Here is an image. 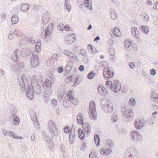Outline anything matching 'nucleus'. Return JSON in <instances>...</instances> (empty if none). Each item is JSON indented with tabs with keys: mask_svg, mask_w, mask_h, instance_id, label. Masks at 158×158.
Listing matches in <instances>:
<instances>
[{
	"mask_svg": "<svg viewBox=\"0 0 158 158\" xmlns=\"http://www.w3.org/2000/svg\"><path fill=\"white\" fill-rule=\"evenodd\" d=\"M25 77L24 74L20 73H18L17 78L21 92L24 93L25 91L27 97L32 100L35 94L37 95L41 94V87L38 84V80L36 79L35 76H33L32 77L31 86L28 85V81L25 79Z\"/></svg>",
	"mask_w": 158,
	"mask_h": 158,
	"instance_id": "obj_1",
	"label": "nucleus"
},
{
	"mask_svg": "<svg viewBox=\"0 0 158 158\" xmlns=\"http://www.w3.org/2000/svg\"><path fill=\"white\" fill-rule=\"evenodd\" d=\"M78 123L80 124H82L83 130L86 132L87 134L90 133L91 131V127L89 124L87 122L83 123V117L82 114L81 113L78 114L77 118Z\"/></svg>",
	"mask_w": 158,
	"mask_h": 158,
	"instance_id": "obj_2",
	"label": "nucleus"
},
{
	"mask_svg": "<svg viewBox=\"0 0 158 158\" xmlns=\"http://www.w3.org/2000/svg\"><path fill=\"white\" fill-rule=\"evenodd\" d=\"M100 103L101 107L106 113H108L112 111V104L109 103L108 99H102Z\"/></svg>",
	"mask_w": 158,
	"mask_h": 158,
	"instance_id": "obj_3",
	"label": "nucleus"
},
{
	"mask_svg": "<svg viewBox=\"0 0 158 158\" xmlns=\"http://www.w3.org/2000/svg\"><path fill=\"white\" fill-rule=\"evenodd\" d=\"M94 103V106L91 105L89 106V110L88 111V113L90 118L92 120H95L96 119V115L97 114L96 109L95 108V103L94 101H92L91 103Z\"/></svg>",
	"mask_w": 158,
	"mask_h": 158,
	"instance_id": "obj_4",
	"label": "nucleus"
},
{
	"mask_svg": "<svg viewBox=\"0 0 158 158\" xmlns=\"http://www.w3.org/2000/svg\"><path fill=\"white\" fill-rule=\"evenodd\" d=\"M9 120L12 124L15 126L18 125L20 122L19 117L14 114L10 115Z\"/></svg>",
	"mask_w": 158,
	"mask_h": 158,
	"instance_id": "obj_5",
	"label": "nucleus"
},
{
	"mask_svg": "<svg viewBox=\"0 0 158 158\" xmlns=\"http://www.w3.org/2000/svg\"><path fill=\"white\" fill-rule=\"evenodd\" d=\"M31 50L26 48H23L19 50V54L21 57H25L29 56Z\"/></svg>",
	"mask_w": 158,
	"mask_h": 158,
	"instance_id": "obj_6",
	"label": "nucleus"
},
{
	"mask_svg": "<svg viewBox=\"0 0 158 158\" xmlns=\"http://www.w3.org/2000/svg\"><path fill=\"white\" fill-rule=\"evenodd\" d=\"M50 14L48 11L44 13L43 15L42 23L44 25H45L49 22L50 21Z\"/></svg>",
	"mask_w": 158,
	"mask_h": 158,
	"instance_id": "obj_7",
	"label": "nucleus"
},
{
	"mask_svg": "<svg viewBox=\"0 0 158 158\" xmlns=\"http://www.w3.org/2000/svg\"><path fill=\"white\" fill-rule=\"evenodd\" d=\"M119 81L115 80L113 82V89H111L114 92H117L118 90H120L121 89V84H119Z\"/></svg>",
	"mask_w": 158,
	"mask_h": 158,
	"instance_id": "obj_8",
	"label": "nucleus"
},
{
	"mask_svg": "<svg viewBox=\"0 0 158 158\" xmlns=\"http://www.w3.org/2000/svg\"><path fill=\"white\" fill-rule=\"evenodd\" d=\"M98 93L101 95H105L107 93V90L106 88L102 85H99L98 88Z\"/></svg>",
	"mask_w": 158,
	"mask_h": 158,
	"instance_id": "obj_9",
	"label": "nucleus"
},
{
	"mask_svg": "<svg viewBox=\"0 0 158 158\" xmlns=\"http://www.w3.org/2000/svg\"><path fill=\"white\" fill-rule=\"evenodd\" d=\"M130 136L133 140H138L140 138L141 136L140 134L135 131H132L130 133Z\"/></svg>",
	"mask_w": 158,
	"mask_h": 158,
	"instance_id": "obj_10",
	"label": "nucleus"
},
{
	"mask_svg": "<svg viewBox=\"0 0 158 158\" xmlns=\"http://www.w3.org/2000/svg\"><path fill=\"white\" fill-rule=\"evenodd\" d=\"M131 34L132 35L135 37H136V39L137 40L139 41V32L136 27H133L131 29Z\"/></svg>",
	"mask_w": 158,
	"mask_h": 158,
	"instance_id": "obj_11",
	"label": "nucleus"
},
{
	"mask_svg": "<svg viewBox=\"0 0 158 158\" xmlns=\"http://www.w3.org/2000/svg\"><path fill=\"white\" fill-rule=\"evenodd\" d=\"M135 126L137 129H140L144 126V124L139 119H136L135 121Z\"/></svg>",
	"mask_w": 158,
	"mask_h": 158,
	"instance_id": "obj_12",
	"label": "nucleus"
},
{
	"mask_svg": "<svg viewBox=\"0 0 158 158\" xmlns=\"http://www.w3.org/2000/svg\"><path fill=\"white\" fill-rule=\"evenodd\" d=\"M110 69V67H108V68L106 67L103 70V72H106V73L108 75V77L109 78L113 77L114 74V72L111 71Z\"/></svg>",
	"mask_w": 158,
	"mask_h": 158,
	"instance_id": "obj_13",
	"label": "nucleus"
},
{
	"mask_svg": "<svg viewBox=\"0 0 158 158\" xmlns=\"http://www.w3.org/2000/svg\"><path fill=\"white\" fill-rule=\"evenodd\" d=\"M84 4L86 8H89V10H92V3L91 0H84Z\"/></svg>",
	"mask_w": 158,
	"mask_h": 158,
	"instance_id": "obj_14",
	"label": "nucleus"
},
{
	"mask_svg": "<svg viewBox=\"0 0 158 158\" xmlns=\"http://www.w3.org/2000/svg\"><path fill=\"white\" fill-rule=\"evenodd\" d=\"M24 68V64L22 62H17L16 64L15 69L18 71H21Z\"/></svg>",
	"mask_w": 158,
	"mask_h": 158,
	"instance_id": "obj_15",
	"label": "nucleus"
},
{
	"mask_svg": "<svg viewBox=\"0 0 158 158\" xmlns=\"http://www.w3.org/2000/svg\"><path fill=\"white\" fill-rule=\"evenodd\" d=\"M63 104V106L66 108H68L70 106V102L68 97H65L64 99Z\"/></svg>",
	"mask_w": 158,
	"mask_h": 158,
	"instance_id": "obj_16",
	"label": "nucleus"
},
{
	"mask_svg": "<svg viewBox=\"0 0 158 158\" xmlns=\"http://www.w3.org/2000/svg\"><path fill=\"white\" fill-rule=\"evenodd\" d=\"M52 82L49 79H46L43 83V86L44 88H48L49 87H51Z\"/></svg>",
	"mask_w": 158,
	"mask_h": 158,
	"instance_id": "obj_17",
	"label": "nucleus"
},
{
	"mask_svg": "<svg viewBox=\"0 0 158 158\" xmlns=\"http://www.w3.org/2000/svg\"><path fill=\"white\" fill-rule=\"evenodd\" d=\"M18 49H16L12 55L11 58L15 61L16 62L18 60L19 56L18 55Z\"/></svg>",
	"mask_w": 158,
	"mask_h": 158,
	"instance_id": "obj_18",
	"label": "nucleus"
},
{
	"mask_svg": "<svg viewBox=\"0 0 158 158\" xmlns=\"http://www.w3.org/2000/svg\"><path fill=\"white\" fill-rule=\"evenodd\" d=\"M128 118L129 119H132L134 116V114L133 111L131 109H130V110L128 111L124 116Z\"/></svg>",
	"mask_w": 158,
	"mask_h": 158,
	"instance_id": "obj_19",
	"label": "nucleus"
},
{
	"mask_svg": "<svg viewBox=\"0 0 158 158\" xmlns=\"http://www.w3.org/2000/svg\"><path fill=\"white\" fill-rule=\"evenodd\" d=\"M78 131L79 138L81 140H83L85 137V132L81 128H79Z\"/></svg>",
	"mask_w": 158,
	"mask_h": 158,
	"instance_id": "obj_20",
	"label": "nucleus"
},
{
	"mask_svg": "<svg viewBox=\"0 0 158 158\" xmlns=\"http://www.w3.org/2000/svg\"><path fill=\"white\" fill-rule=\"evenodd\" d=\"M42 135L43 139L47 142L49 143H51L52 142V138H48V135L45 131H42Z\"/></svg>",
	"mask_w": 158,
	"mask_h": 158,
	"instance_id": "obj_21",
	"label": "nucleus"
},
{
	"mask_svg": "<svg viewBox=\"0 0 158 158\" xmlns=\"http://www.w3.org/2000/svg\"><path fill=\"white\" fill-rule=\"evenodd\" d=\"M40 50H38L36 51L37 53H34L32 54L31 60H34L35 61L39 60V54L38 53L40 52Z\"/></svg>",
	"mask_w": 158,
	"mask_h": 158,
	"instance_id": "obj_22",
	"label": "nucleus"
},
{
	"mask_svg": "<svg viewBox=\"0 0 158 158\" xmlns=\"http://www.w3.org/2000/svg\"><path fill=\"white\" fill-rule=\"evenodd\" d=\"M48 126L49 131H52L51 128L53 127L56 126V124L54 121L53 120H50L48 122Z\"/></svg>",
	"mask_w": 158,
	"mask_h": 158,
	"instance_id": "obj_23",
	"label": "nucleus"
},
{
	"mask_svg": "<svg viewBox=\"0 0 158 158\" xmlns=\"http://www.w3.org/2000/svg\"><path fill=\"white\" fill-rule=\"evenodd\" d=\"M52 129V131H50L51 133L53 134L54 135L57 136L58 135V128L56 127V126L53 127L51 128Z\"/></svg>",
	"mask_w": 158,
	"mask_h": 158,
	"instance_id": "obj_24",
	"label": "nucleus"
},
{
	"mask_svg": "<svg viewBox=\"0 0 158 158\" xmlns=\"http://www.w3.org/2000/svg\"><path fill=\"white\" fill-rule=\"evenodd\" d=\"M140 29L143 33L145 34H148L149 32L148 27L147 26H141Z\"/></svg>",
	"mask_w": 158,
	"mask_h": 158,
	"instance_id": "obj_25",
	"label": "nucleus"
},
{
	"mask_svg": "<svg viewBox=\"0 0 158 158\" xmlns=\"http://www.w3.org/2000/svg\"><path fill=\"white\" fill-rule=\"evenodd\" d=\"M45 93L46 95H51L52 93V89L51 87L44 88Z\"/></svg>",
	"mask_w": 158,
	"mask_h": 158,
	"instance_id": "obj_26",
	"label": "nucleus"
},
{
	"mask_svg": "<svg viewBox=\"0 0 158 158\" xmlns=\"http://www.w3.org/2000/svg\"><path fill=\"white\" fill-rule=\"evenodd\" d=\"M110 15L111 19L113 20L115 19L117 17V15L115 11L113 9L110 10Z\"/></svg>",
	"mask_w": 158,
	"mask_h": 158,
	"instance_id": "obj_27",
	"label": "nucleus"
},
{
	"mask_svg": "<svg viewBox=\"0 0 158 158\" xmlns=\"http://www.w3.org/2000/svg\"><path fill=\"white\" fill-rule=\"evenodd\" d=\"M19 21V18L16 15H13L11 18V22L13 24L16 23Z\"/></svg>",
	"mask_w": 158,
	"mask_h": 158,
	"instance_id": "obj_28",
	"label": "nucleus"
},
{
	"mask_svg": "<svg viewBox=\"0 0 158 158\" xmlns=\"http://www.w3.org/2000/svg\"><path fill=\"white\" fill-rule=\"evenodd\" d=\"M69 100L70 102V103H72L74 105H76L77 104L78 101L77 99L73 96H71L69 98Z\"/></svg>",
	"mask_w": 158,
	"mask_h": 158,
	"instance_id": "obj_29",
	"label": "nucleus"
},
{
	"mask_svg": "<svg viewBox=\"0 0 158 158\" xmlns=\"http://www.w3.org/2000/svg\"><path fill=\"white\" fill-rule=\"evenodd\" d=\"M94 140L97 146H98L100 142V138L98 135L97 134L94 135Z\"/></svg>",
	"mask_w": 158,
	"mask_h": 158,
	"instance_id": "obj_30",
	"label": "nucleus"
},
{
	"mask_svg": "<svg viewBox=\"0 0 158 158\" xmlns=\"http://www.w3.org/2000/svg\"><path fill=\"white\" fill-rule=\"evenodd\" d=\"M29 5L27 3L23 4L21 7V9L23 11H26L29 8Z\"/></svg>",
	"mask_w": 158,
	"mask_h": 158,
	"instance_id": "obj_31",
	"label": "nucleus"
},
{
	"mask_svg": "<svg viewBox=\"0 0 158 158\" xmlns=\"http://www.w3.org/2000/svg\"><path fill=\"white\" fill-rule=\"evenodd\" d=\"M40 63L39 60L35 61L34 60H31V64L33 68H35L39 65Z\"/></svg>",
	"mask_w": 158,
	"mask_h": 158,
	"instance_id": "obj_32",
	"label": "nucleus"
},
{
	"mask_svg": "<svg viewBox=\"0 0 158 158\" xmlns=\"http://www.w3.org/2000/svg\"><path fill=\"white\" fill-rule=\"evenodd\" d=\"M96 75V73H94L93 71H90L87 75V78L89 79H93Z\"/></svg>",
	"mask_w": 158,
	"mask_h": 158,
	"instance_id": "obj_33",
	"label": "nucleus"
},
{
	"mask_svg": "<svg viewBox=\"0 0 158 158\" xmlns=\"http://www.w3.org/2000/svg\"><path fill=\"white\" fill-rule=\"evenodd\" d=\"M29 112L31 119H34L36 118V114L34 110L32 109H31L29 110Z\"/></svg>",
	"mask_w": 158,
	"mask_h": 158,
	"instance_id": "obj_34",
	"label": "nucleus"
},
{
	"mask_svg": "<svg viewBox=\"0 0 158 158\" xmlns=\"http://www.w3.org/2000/svg\"><path fill=\"white\" fill-rule=\"evenodd\" d=\"M28 37H25L23 38L20 40V41L19 42V44L20 45H23L25 44L26 42L28 41L29 40L28 39Z\"/></svg>",
	"mask_w": 158,
	"mask_h": 158,
	"instance_id": "obj_35",
	"label": "nucleus"
},
{
	"mask_svg": "<svg viewBox=\"0 0 158 158\" xmlns=\"http://www.w3.org/2000/svg\"><path fill=\"white\" fill-rule=\"evenodd\" d=\"M88 47L89 48V51L91 53H95L97 50L92 45L89 44L88 45Z\"/></svg>",
	"mask_w": 158,
	"mask_h": 158,
	"instance_id": "obj_36",
	"label": "nucleus"
},
{
	"mask_svg": "<svg viewBox=\"0 0 158 158\" xmlns=\"http://www.w3.org/2000/svg\"><path fill=\"white\" fill-rule=\"evenodd\" d=\"M134 153L132 152L128 155V157L125 158H136L137 157V153L136 152H134Z\"/></svg>",
	"mask_w": 158,
	"mask_h": 158,
	"instance_id": "obj_37",
	"label": "nucleus"
},
{
	"mask_svg": "<svg viewBox=\"0 0 158 158\" xmlns=\"http://www.w3.org/2000/svg\"><path fill=\"white\" fill-rule=\"evenodd\" d=\"M64 24L61 23H59L57 24V28L58 30L60 31H63L64 29Z\"/></svg>",
	"mask_w": 158,
	"mask_h": 158,
	"instance_id": "obj_38",
	"label": "nucleus"
},
{
	"mask_svg": "<svg viewBox=\"0 0 158 158\" xmlns=\"http://www.w3.org/2000/svg\"><path fill=\"white\" fill-rule=\"evenodd\" d=\"M50 33V31L45 28L44 30L42 32V34L44 35L45 37H46L49 35Z\"/></svg>",
	"mask_w": 158,
	"mask_h": 158,
	"instance_id": "obj_39",
	"label": "nucleus"
},
{
	"mask_svg": "<svg viewBox=\"0 0 158 158\" xmlns=\"http://www.w3.org/2000/svg\"><path fill=\"white\" fill-rule=\"evenodd\" d=\"M70 35L69 38V40L70 41V42L73 43L76 40V38L73 34H71Z\"/></svg>",
	"mask_w": 158,
	"mask_h": 158,
	"instance_id": "obj_40",
	"label": "nucleus"
},
{
	"mask_svg": "<svg viewBox=\"0 0 158 158\" xmlns=\"http://www.w3.org/2000/svg\"><path fill=\"white\" fill-rule=\"evenodd\" d=\"M8 135H11L13 138L15 139H19V136L16 135L13 131H9L8 133Z\"/></svg>",
	"mask_w": 158,
	"mask_h": 158,
	"instance_id": "obj_41",
	"label": "nucleus"
},
{
	"mask_svg": "<svg viewBox=\"0 0 158 158\" xmlns=\"http://www.w3.org/2000/svg\"><path fill=\"white\" fill-rule=\"evenodd\" d=\"M106 85L110 89H113V83L110 81H107L106 82Z\"/></svg>",
	"mask_w": 158,
	"mask_h": 158,
	"instance_id": "obj_42",
	"label": "nucleus"
},
{
	"mask_svg": "<svg viewBox=\"0 0 158 158\" xmlns=\"http://www.w3.org/2000/svg\"><path fill=\"white\" fill-rule=\"evenodd\" d=\"M75 136L74 134H71V132H70L69 136V139L70 143L71 144H72L73 142L74 138Z\"/></svg>",
	"mask_w": 158,
	"mask_h": 158,
	"instance_id": "obj_43",
	"label": "nucleus"
},
{
	"mask_svg": "<svg viewBox=\"0 0 158 158\" xmlns=\"http://www.w3.org/2000/svg\"><path fill=\"white\" fill-rule=\"evenodd\" d=\"M130 110V109H127L126 107H123L121 109V110L122 112L123 115L125 116V114H126L128 111Z\"/></svg>",
	"mask_w": 158,
	"mask_h": 158,
	"instance_id": "obj_44",
	"label": "nucleus"
},
{
	"mask_svg": "<svg viewBox=\"0 0 158 158\" xmlns=\"http://www.w3.org/2000/svg\"><path fill=\"white\" fill-rule=\"evenodd\" d=\"M118 119L117 115L114 114L112 116L111 121L112 122L115 123L117 120Z\"/></svg>",
	"mask_w": 158,
	"mask_h": 158,
	"instance_id": "obj_45",
	"label": "nucleus"
},
{
	"mask_svg": "<svg viewBox=\"0 0 158 158\" xmlns=\"http://www.w3.org/2000/svg\"><path fill=\"white\" fill-rule=\"evenodd\" d=\"M64 53L65 55L68 56L69 57L72 56V55H73L71 52L67 50L64 51Z\"/></svg>",
	"mask_w": 158,
	"mask_h": 158,
	"instance_id": "obj_46",
	"label": "nucleus"
},
{
	"mask_svg": "<svg viewBox=\"0 0 158 158\" xmlns=\"http://www.w3.org/2000/svg\"><path fill=\"white\" fill-rule=\"evenodd\" d=\"M131 45L130 41L126 40L124 42V46L126 48H129Z\"/></svg>",
	"mask_w": 158,
	"mask_h": 158,
	"instance_id": "obj_47",
	"label": "nucleus"
},
{
	"mask_svg": "<svg viewBox=\"0 0 158 158\" xmlns=\"http://www.w3.org/2000/svg\"><path fill=\"white\" fill-rule=\"evenodd\" d=\"M129 103L131 105L134 106L135 104V101L133 98H131L129 100Z\"/></svg>",
	"mask_w": 158,
	"mask_h": 158,
	"instance_id": "obj_48",
	"label": "nucleus"
},
{
	"mask_svg": "<svg viewBox=\"0 0 158 158\" xmlns=\"http://www.w3.org/2000/svg\"><path fill=\"white\" fill-rule=\"evenodd\" d=\"M28 39L29 40L28 42L32 44H34L35 43V40L33 39V37L31 36L28 37Z\"/></svg>",
	"mask_w": 158,
	"mask_h": 158,
	"instance_id": "obj_49",
	"label": "nucleus"
},
{
	"mask_svg": "<svg viewBox=\"0 0 158 158\" xmlns=\"http://www.w3.org/2000/svg\"><path fill=\"white\" fill-rule=\"evenodd\" d=\"M58 58V55L56 54H54L52 56V59L53 60V62H54V61H56L57 59Z\"/></svg>",
	"mask_w": 158,
	"mask_h": 158,
	"instance_id": "obj_50",
	"label": "nucleus"
},
{
	"mask_svg": "<svg viewBox=\"0 0 158 158\" xmlns=\"http://www.w3.org/2000/svg\"><path fill=\"white\" fill-rule=\"evenodd\" d=\"M64 7L68 11H69L71 10V5L69 4H65Z\"/></svg>",
	"mask_w": 158,
	"mask_h": 158,
	"instance_id": "obj_51",
	"label": "nucleus"
},
{
	"mask_svg": "<svg viewBox=\"0 0 158 158\" xmlns=\"http://www.w3.org/2000/svg\"><path fill=\"white\" fill-rule=\"evenodd\" d=\"M49 96L48 95H44V100L46 102H48L49 101Z\"/></svg>",
	"mask_w": 158,
	"mask_h": 158,
	"instance_id": "obj_52",
	"label": "nucleus"
},
{
	"mask_svg": "<svg viewBox=\"0 0 158 158\" xmlns=\"http://www.w3.org/2000/svg\"><path fill=\"white\" fill-rule=\"evenodd\" d=\"M109 52L111 56H114L115 54V51L113 48H110L109 50Z\"/></svg>",
	"mask_w": 158,
	"mask_h": 158,
	"instance_id": "obj_53",
	"label": "nucleus"
},
{
	"mask_svg": "<svg viewBox=\"0 0 158 158\" xmlns=\"http://www.w3.org/2000/svg\"><path fill=\"white\" fill-rule=\"evenodd\" d=\"M53 27V24L52 23H50L49 24V26L46 28L47 29L50 31L51 30Z\"/></svg>",
	"mask_w": 158,
	"mask_h": 158,
	"instance_id": "obj_54",
	"label": "nucleus"
},
{
	"mask_svg": "<svg viewBox=\"0 0 158 158\" xmlns=\"http://www.w3.org/2000/svg\"><path fill=\"white\" fill-rule=\"evenodd\" d=\"M150 73L151 75L154 76L156 74V70L154 69H152L150 70Z\"/></svg>",
	"mask_w": 158,
	"mask_h": 158,
	"instance_id": "obj_55",
	"label": "nucleus"
},
{
	"mask_svg": "<svg viewBox=\"0 0 158 158\" xmlns=\"http://www.w3.org/2000/svg\"><path fill=\"white\" fill-rule=\"evenodd\" d=\"M108 44L110 45H111L113 44L114 42L112 39L110 38L107 41Z\"/></svg>",
	"mask_w": 158,
	"mask_h": 158,
	"instance_id": "obj_56",
	"label": "nucleus"
},
{
	"mask_svg": "<svg viewBox=\"0 0 158 158\" xmlns=\"http://www.w3.org/2000/svg\"><path fill=\"white\" fill-rule=\"evenodd\" d=\"M72 90H69L67 93L66 95L67 96V97H68V98H69L71 96H73L72 95Z\"/></svg>",
	"mask_w": 158,
	"mask_h": 158,
	"instance_id": "obj_57",
	"label": "nucleus"
},
{
	"mask_svg": "<svg viewBox=\"0 0 158 158\" xmlns=\"http://www.w3.org/2000/svg\"><path fill=\"white\" fill-rule=\"evenodd\" d=\"M129 65L130 66L131 69H133L135 67V64L133 62H131L129 63Z\"/></svg>",
	"mask_w": 158,
	"mask_h": 158,
	"instance_id": "obj_58",
	"label": "nucleus"
},
{
	"mask_svg": "<svg viewBox=\"0 0 158 158\" xmlns=\"http://www.w3.org/2000/svg\"><path fill=\"white\" fill-rule=\"evenodd\" d=\"M65 68L66 71L67 72H69L71 69L70 66L67 64Z\"/></svg>",
	"mask_w": 158,
	"mask_h": 158,
	"instance_id": "obj_59",
	"label": "nucleus"
},
{
	"mask_svg": "<svg viewBox=\"0 0 158 158\" xmlns=\"http://www.w3.org/2000/svg\"><path fill=\"white\" fill-rule=\"evenodd\" d=\"M41 44L40 43L36 42L35 44V49L36 50V49H38L40 46Z\"/></svg>",
	"mask_w": 158,
	"mask_h": 158,
	"instance_id": "obj_60",
	"label": "nucleus"
},
{
	"mask_svg": "<svg viewBox=\"0 0 158 158\" xmlns=\"http://www.w3.org/2000/svg\"><path fill=\"white\" fill-rule=\"evenodd\" d=\"M79 69L81 72H83L84 70V66L82 65H81L79 66Z\"/></svg>",
	"mask_w": 158,
	"mask_h": 158,
	"instance_id": "obj_61",
	"label": "nucleus"
},
{
	"mask_svg": "<svg viewBox=\"0 0 158 158\" xmlns=\"http://www.w3.org/2000/svg\"><path fill=\"white\" fill-rule=\"evenodd\" d=\"M14 35L13 33L9 34L8 36V38L10 40H12Z\"/></svg>",
	"mask_w": 158,
	"mask_h": 158,
	"instance_id": "obj_62",
	"label": "nucleus"
},
{
	"mask_svg": "<svg viewBox=\"0 0 158 158\" xmlns=\"http://www.w3.org/2000/svg\"><path fill=\"white\" fill-rule=\"evenodd\" d=\"M100 152L102 155H103V154L106 155L105 153H106V150L103 148L100 150Z\"/></svg>",
	"mask_w": 158,
	"mask_h": 158,
	"instance_id": "obj_63",
	"label": "nucleus"
},
{
	"mask_svg": "<svg viewBox=\"0 0 158 158\" xmlns=\"http://www.w3.org/2000/svg\"><path fill=\"white\" fill-rule=\"evenodd\" d=\"M149 16L148 15H147L143 17V19L146 22L149 21Z\"/></svg>",
	"mask_w": 158,
	"mask_h": 158,
	"instance_id": "obj_64",
	"label": "nucleus"
}]
</instances>
